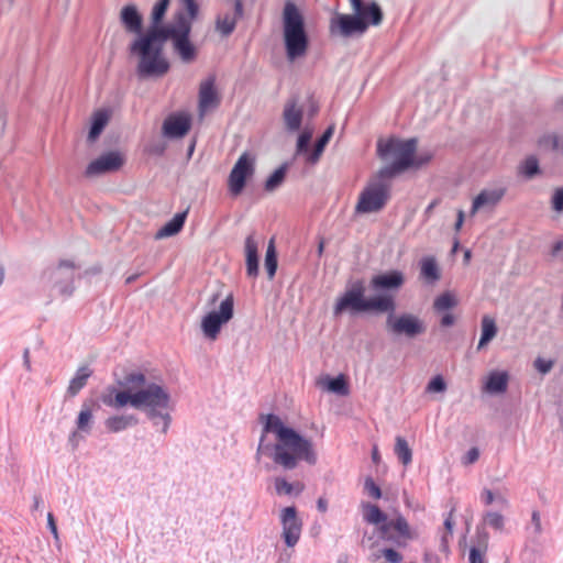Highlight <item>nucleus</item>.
Listing matches in <instances>:
<instances>
[{
	"mask_svg": "<svg viewBox=\"0 0 563 563\" xmlns=\"http://www.w3.org/2000/svg\"><path fill=\"white\" fill-rule=\"evenodd\" d=\"M287 165L278 167L265 181V190L272 192L276 190L285 180Z\"/></svg>",
	"mask_w": 563,
	"mask_h": 563,
	"instance_id": "a19ab883",
	"label": "nucleus"
},
{
	"mask_svg": "<svg viewBox=\"0 0 563 563\" xmlns=\"http://www.w3.org/2000/svg\"><path fill=\"white\" fill-rule=\"evenodd\" d=\"M265 269L268 278L273 279L277 271V253L275 247L274 239L268 242L266 254H265Z\"/></svg>",
	"mask_w": 563,
	"mask_h": 563,
	"instance_id": "c9c22d12",
	"label": "nucleus"
},
{
	"mask_svg": "<svg viewBox=\"0 0 563 563\" xmlns=\"http://www.w3.org/2000/svg\"><path fill=\"white\" fill-rule=\"evenodd\" d=\"M506 194V188L494 187L483 189L473 200L471 214L474 216L483 209H494Z\"/></svg>",
	"mask_w": 563,
	"mask_h": 563,
	"instance_id": "f3484780",
	"label": "nucleus"
},
{
	"mask_svg": "<svg viewBox=\"0 0 563 563\" xmlns=\"http://www.w3.org/2000/svg\"><path fill=\"white\" fill-rule=\"evenodd\" d=\"M479 457V451L477 448L470 449L466 454L463 456L462 462L465 465H470L475 463Z\"/></svg>",
	"mask_w": 563,
	"mask_h": 563,
	"instance_id": "6e6d98bb",
	"label": "nucleus"
},
{
	"mask_svg": "<svg viewBox=\"0 0 563 563\" xmlns=\"http://www.w3.org/2000/svg\"><path fill=\"white\" fill-rule=\"evenodd\" d=\"M386 327L395 335H405L409 339L416 338L426 332V324L418 316L412 313H402L395 316L389 313L386 320Z\"/></svg>",
	"mask_w": 563,
	"mask_h": 563,
	"instance_id": "9d476101",
	"label": "nucleus"
},
{
	"mask_svg": "<svg viewBox=\"0 0 563 563\" xmlns=\"http://www.w3.org/2000/svg\"><path fill=\"white\" fill-rule=\"evenodd\" d=\"M101 400L106 406L120 409L129 405L128 385L124 389L109 388L107 393L101 396Z\"/></svg>",
	"mask_w": 563,
	"mask_h": 563,
	"instance_id": "7c9ffc66",
	"label": "nucleus"
},
{
	"mask_svg": "<svg viewBox=\"0 0 563 563\" xmlns=\"http://www.w3.org/2000/svg\"><path fill=\"white\" fill-rule=\"evenodd\" d=\"M464 222V211L459 210L457 211V219L454 225L455 231H460Z\"/></svg>",
	"mask_w": 563,
	"mask_h": 563,
	"instance_id": "e2e57ef3",
	"label": "nucleus"
},
{
	"mask_svg": "<svg viewBox=\"0 0 563 563\" xmlns=\"http://www.w3.org/2000/svg\"><path fill=\"white\" fill-rule=\"evenodd\" d=\"M496 495L490 489H484L482 492V500L485 505H490L495 501Z\"/></svg>",
	"mask_w": 563,
	"mask_h": 563,
	"instance_id": "052dcab7",
	"label": "nucleus"
},
{
	"mask_svg": "<svg viewBox=\"0 0 563 563\" xmlns=\"http://www.w3.org/2000/svg\"><path fill=\"white\" fill-rule=\"evenodd\" d=\"M363 518L371 525L387 523V516L376 506L368 503L362 504Z\"/></svg>",
	"mask_w": 563,
	"mask_h": 563,
	"instance_id": "f704fd0d",
	"label": "nucleus"
},
{
	"mask_svg": "<svg viewBox=\"0 0 563 563\" xmlns=\"http://www.w3.org/2000/svg\"><path fill=\"white\" fill-rule=\"evenodd\" d=\"M23 364L26 371H31L30 350L25 349L23 352Z\"/></svg>",
	"mask_w": 563,
	"mask_h": 563,
	"instance_id": "0e129e2a",
	"label": "nucleus"
},
{
	"mask_svg": "<svg viewBox=\"0 0 563 563\" xmlns=\"http://www.w3.org/2000/svg\"><path fill=\"white\" fill-rule=\"evenodd\" d=\"M395 454L404 465H408L411 463L412 451L405 438H396Z\"/></svg>",
	"mask_w": 563,
	"mask_h": 563,
	"instance_id": "4c0bfd02",
	"label": "nucleus"
},
{
	"mask_svg": "<svg viewBox=\"0 0 563 563\" xmlns=\"http://www.w3.org/2000/svg\"><path fill=\"white\" fill-rule=\"evenodd\" d=\"M468 561L470 563H485L483 554L476 548L470 550Z\"/></svg>",
	"mask_w": 563,
	"mask_h": 563,
	"instance_id": "bf43d9fd",
	"label": "nucleus"
},
{
	"mask_svg": "<svg viewBox=\"0 0 563 563\" xmlns=\"http://www.w3.org/2000/svg\"><path fill=\"white\" fill-rule=\"evenodd\" d=\"M126 385L129 405L143 410L154 426L161 427L162 433H167L172 421L170 411L174 409L168 389L142 373L129 374Z\"/></svg>",
	"mask_w": 563,
	"mask_h": 563,
	"instance_id": "f03ea898",
	"label": "nucleus"
},
{
	"mask_svg": "<svg viewBox=\"0 0 563 563\" xmlns=\"http://www.w3.org/2000/svg\"><path fill=\"white\" fill-rule=\"evenodd\" d=\"M365 284L362 279L350 283L333 306L335 317L345 312L357 314L365 312Z\"/></svg>",
	"mask_w": 563,
	"mask_h": 563,
	"instance_id": "6e6552de",
	"label": "nucleus"
},
{
	"mask_svg": "<svg viewBox=\"0 0 563 563\" xmlns=\"http://www.w3.org/2000/svg\"><path fill=\"white\" fill-rule=\"evenodd\" d=\"M262 454L271 455L276 464L286 470L295 468L300 460L309 464L317 462L312 442L286 427L276 415L265 417L256 459Z\"/></svg>",
	"mask_w": 563,
	"mask_h": 563,
	"instance_id": "f257e3e1",
	"label": "nucleus"
},
{
	"mask_svg": "<svg viewBox=\"0 0 563 563\" xmlns=\"http://www.w3.org/2000/svg\"><path fill=\"white\" fill-rule=\"evenodd\" d=\"M394 528L400 537L405 539H413V534L409 527V523L402 516H398L395 520L384 523L379 527L380 536L383 539L391 540L393 537L389 534V529Z\"/></svg>",
	"mask_w": 563,
	"mask_h": 563,
	"instance_id": "a878e982",
	"label": "nucleus"
},
{
	"mask_svg": "<svg viewBox=\"0 0 563 563\" xmlns=\"http://www.w3.org/2000/svg\"><path fill=\"white\" fill-rule=\"evenodd\" d=\"M282 537L287 547H295L301 536L302 521L295 507H286L280 511Z\"/></svg>",
	"mask_w": 563,
	"mask_h": 563,
	"instance_id": "4468645a",
	"label": "nucleus"
},
{
	"mask_svg": "<svg viewBox=\"0 0 563 563\" xmlns=\"http://www.w3.org/2000/svg\"><path fill=\"white\" fill-rule=\"evenodd\" d=\"M559 136L555 133H547L539 137L538 145L541 148L553 150L559 145Z\"/></svg>",
	"mask_w": 563,
	"mask_h": 563,
	"instance_id": "49530a36",
	"label": "nucleus"
},
{
	"mask_svg": "<svg viewBox=\"0 0 563 563\" xmlns=\"http://www.w3.org/2000/svg\"><path fill=\"white\" fill-rule=\"evenodd\" d=\"M199 109L201 117H205L211 110V80L207 79L202 82L200 88V102Z\"/></svg>",
	"mask_w": 563,
	"mask_h": 563,
	"instance_id": "58836bf2",
	"label": "nucleus"
},
{
	"mask_svg": "<svg viewBox=\"0 0 563 563\" xmlns=\"http://www.w3.org/2000/svg\"><path fill=\"white\" fill-rule=\"evenodd\" d=\"M93 406L91 402H84L76 420V430L68 438L69 444L76 449L85 439V434H89L93 424Z\"/></svg>",
	"mask_w": 563,
	"mask_h": 563,
	"instance_id": "2eb2a0df",
	"label": "nucleus"
},
{
	"mask_svg": "<svg viewBox=\"0 0 563 563\" xmlns=\"http://www.w3.org/2000/svg\"><path fill=\"white\" fill-rule=\"evenodd\" d=\"M453 525H454V522H453L452 514H450L449 517L444 521V527L450 534H452Z\"/></svg>",
	"mask_w": 563,
	"mask_h": 563,
	"instance_id": "69168bd1",
	"label": "nucleus"
},
{
	"mask_svg": "<svg viewBox=\"0 0 563 563\" xmlns=\"http://www.w3.org/2000/svg\"><path fill=\"white\" fill-rule=\"evenodd\" d=\"M562 249H563V242L562 241L556 242L553 246L552 254L556 255Z\"/></svg>",
	"mask_w": 563,
	"mask_h": 563,
	"instance_id": "774afa93",
	"label": "nucleus"
},
{
	"mask_svg": "<svg viewBox=\"0 0 563 563\" xmlns=\"http://www.w3.org/2000/svg\"><path fill=\"white\" fill-rule=\"evenodd\" d=\"M125 155L120 151H109L98 158L91 161L86 168L87 177H97L100 175L115 173L125 163Z\"/></svg>",
	"mask_w": 563,
	"mask_h": 563,
	"instance_id": "f8f14e48",
	"label": "nucleus"
},
{
	"mask_svg": "<svg viewBox=\"0 0 563 563\" xmlns=\"http://www.w3.org/2000/svg\"><path fill=\"white\" fill-rule=\"evenodd\" d=\"M166 34L163 29H148L130 45L131 53L137 58L136 73L140 78H158L169 69V63L163 52Z\"/></svg>",
	"mask_w": 563,
	"mask_h": 563,
	"instance_id": "7ed1b4c3",
	"label": "nucleus"
},
{
	"mask_svg": "<svg viewBox=\"0 0 563 563\" xmlns=\"http://www.w3.org/2000/svg\"><path fill=\"white\" fill-rule=\"evenodd\" d=\"M327 389L331 393L345 396L349 394V388L346 386L345 379L343 376H338L335 378H330L327 383Z\"/></svg>",
	"mask_w": 563,
	"mask_h": 563,
	"instance_id": "c03bdc74",
	"label": "nucleus"
},
{
	"mask_svg": "<svg viewBox=\"0 0 563 563\" xmlns=\"http://www.w3.org/2000/svg\"><path fill=\"white\" fill-rule=\"evenodd\" d=\"M139 423L134 415H114L104 420L106 429L111 433H118Z\"/></svg>",
	"mask_w": 563,
	"mask_h": 563,
	"instance_id": "b1692460",
	"label": "nucleus"
},
{
	"mask_svg": "<svg viewBox=\"0 0 563 563\" xmlns=\"http://www.w3.org/2000/svg\"><path fill=\"white\" fill-rule=\"evenodd\" d=\"M255 172V157L244 152L234 164L229 176V190L233 196H239L246 184L247 178Z\"/></svg>",
	"mask_w": 563,
	"mask_h": 563,
	"instance_id": "9b49d317",
	"label": "nucleus"
},
{
	"mask_svg": "<svg viewBox=\"0 0 563 563\" xmlns=\"http://www.w3.org/2000/svg\"><path fill=\"white\" fill-rule=\"evenodd\" d=\"M47 527H48L49 531L52 532L54 539L56 541H58L59 536H58V531H57V526L55 523V519H54V516L52 512L47 514Z\"/></svg>",
	"mask_w": 563,
	"mask_h": 563,
	"instance_id": "13d9d810",
	"label": "nucleus"
},
{
	"mask_svg": "<svg viewBox=\"0 0 563 563\" xmlns=\"http://www.w3.org/2000/svg\"><path fill=\"white\" fill-rule=\"evenodd\" d=\"M442 327H451L455 323V317L451 312H445L440 321Z\"/></svg>",
	"mask_w": 563,
	"mask_h": 563,
	"instance_id": "680f3d73",
	"label": "nucleus"
},
{
	"mask_svg": "<svg viewBox=\"0 0 563 563\" xmlns=\"http://www.w3.org/2000/svg\"><path fill=\"white\" fill-rule=\"evenodd\" d=\"M484 521L489 527L494 528L495 530H503L504 528V517L499 512L489 511L484 516Z\"/></svg>",
	"mask_w": 563,
	"mask_h": 563,
	"instance_id": "de8ad7c7",
	"label": "nucleus"
},
{
	"mask_svg": "<svg viewBox=\"0 0 563 563\" xmlns=\"http://www.w3.org/2000/svg\"><path fill=\"white\" fill-rule=\"evenodd\" d=\"M201 328L206 338H211V312L205 314Z\"/></svg>",
	"mask_w": 563,
	"mask_h": 563,
	"instance_id": "4d7b16f0",
	"label": "nucleus"
},
{
	"mask_svg": "<svg viewBox=\"0 0 563 563\" xmlns=\"http://www.w3.org/2000/svg\"><path fill=\"white\" fill-rule=\"evenodd\" d=\"M233 4V13H225L217 19V30L223 35H230L236 25V21L243 14V5L241 0H231Z\"/></svg>",
	"mask_w": 563,
	"mask_h": 563,
	"instance_id": "412c9836",
	"label": "nucleus"
},
{
	"mask_svg": "<svg viewBox=\"0 0 563 563\" xmlns=\"http://www.w3.org/2000/svg\"><path fill=\"white\" fill-rule=\"evenodd\" d=\"M395 300L391 296L380 295L372 298L365 297V312L366 311H378V312H390L395 311Z\"/></svg>",
	"mask_w": 563,
	"mask_h": 563,
	"instance_id": "c756f323",
	"label": "nucleus"
},
{
	"mask_svg": "<svg viewBox=\"0 0 563 563\" xmlns=\"http://www.w3.org/2000/svg\"><path fill=\"white\" fill-rule=\"evenodd\" d=\"M233 317V296L228 295L221 301L219 309L213 311V339L220 332L222 324L229 322Z\"/></svg>",
	"mask_w": 563,
	"mask_h": 563,
	"instance_id": "5701e85b",
	"label": "nucleus"
},
{
	"mask_svg": "<svg viewBox=\"0 0 563 563\" xmlns=\"http://www.w3.org/2000/svg\"><path fill=\"white\" fill-rule=\"evenodd\" d=\"M282 22L286 58L288 62L294 63L303 58L309 48L305 18L294 2L287 1L283 9Z\"/></svg>",
	"mask_w": 563,
	"mask_h": 563,
	"instance_id": "0eeeda50",
	"label": "nucleus"
},
{
	"mask_svg": "<svg viewBox=\"0 0 563 563\" xmlns=\"http://www.w3.org/2000/svg\"><path fill=\"white\" fill-rule=\"evenodd\" d=\"M365 490L375 499L380 498L382 492L380 488L374 483L372 478H366L364 484Z\"/></svg>",
	"mask_w": 563,
	"mask_h": 563,
	"instance_id": "864d4df0",
	"label": "nucleus"
},
{
	"mask_svg": "<svg viewBox=\"0 0 563 563\" xmlns=\"http://www.w3.org/2000/svg\"><path fill=\"white\" fill-rule=\"evenodd\" d=\"M420 277L428 284H434L441 278V271L433 256H424L420 261Z\"/></svg>",
	"mask_w": 563,
	"mask_h": 563,
	"instance_id": "cd10ccee",
	"label": "nucleus"
},
{
	"mask_svg": "<svg viewBox=\"0 0 563 563\" xmlns=\"http://www.w3.org/2000/svg\"><path fill=\"white\" fill-rule=\"evenodd\" d=\"M74 275L75 265L70 261H62L57 266L45 273L47 283L63 295L71 292Z\"/></svg>",
	"mask_w": 563,
	"mask_h": 563,
	"instance_id": "ddd939ff",
	"label": "nucleus"
},
{
	"mask_svg": "<svg viewBox=\"0 0 563 563\" xmlns=\"http://www.w3.org/2000/svg\"><path fill=\"white\" fill-rule=\"evenodd\" d=\"M303 118V112L297 101L288 100L283 110V120L286 129L289 132H296L300 129Z\"/></svg>",
	"mask_w": 563,
	"mask_h": 563,
	"instance_id": "4be33fe9",
	"label": "nucleus"
},
{
	"mask_svg": "<svg viewBox=\"0 0 563 563\" xmlns=\"http://www.w3.org/2000/svg\"><path fill=\"white\" fill-rule=\"evenodd\" d=\"M456 305V298L450 292H444L435 298L433 308L439 312H443L454 308Z\"/></svg>",
	"mask_w": 563,
	"mask_h": 563,
	"instance_id": "37998d69",
	"label": "nucleus"
},
{
	"mask_svg": "<svg viewBox=\"0 0 563 563\" xmlns=\"http://www.w3.org/2000/svg\"><path fill=\"white\" fill-rule=\"evenodd\" d=\"M334 133V125H330L321 135V137L317 141L313 150L311 153H308L307 156V163L310 165H314L319 162L320 157L323 154V151L328 143L330 142L331 137Z\"/></svg>",
	"mask_w": 563,
	"mask_h": 563,
	"instance_id": "2f4dec72",
	"label": "nucleus"
},
{
	"mask_svg": "<svg viewBox=\"0 0 563 563\" xmlns=\"http://www.w3.org/2000/svg\"><path fill=\"white\" fill-rule=\"evenodd\" d=\"M446 389V383L441 375L434 376L427 385L429 393H443Z\"/></svg>",
	"mask_w": 563,
	"mask_h": 563,
	"instance_id": "09e8293b",
	"label": "nucleus"
},
{
	"mask_svg": "<svg viewBox=\"0 0 563 563\" xmlns=\"http://www.w3.org/2000/svg\"><path fill=\"white\" fill-rule=\"evenodd\" d=\"M180 5L173 21L163 29V33L166 34V41H173L174 51L179 58L184 63H191L197 56V47L189 41V33L198 5L195 0H180Z\"/></svg>",
	"mask_w": 563,
	"mask_h": 563,
	"instance_id": "423d86ee",
	"label": "nucleus"
},
{
	"mask_svg": "<svg viewBox=\"0 0 563 563\" xmlns=\"http://www.w3.org/2000/svg\"><path fill=\"white\" fill-rule=\"evenodd\" d=\"M520 173L528 178H532L539 173V162L534 156L525 159L520 166Z\"/></svg>",
	"mask_w": 563,
	"mask_h": 563,
	"instance_id": "a18cd8bd",
	"label": "nucleus"
},
{
	"mask_svg": "<svg viewBox=\"0 0 563 563\" xmlns=\"http://www.w3.org/2000/svg\"><path fill=\"white\" fill-rule=\"evenodd\" d=\"M91 369L87 366L78 368L75 376L69 382L67 393L70 396L77 395L79 390L87 384V380L91 376Z\"/></svg>",
	"mask_w": 563,
	"mask_h": 563,
	"instance_id": "72a5a7b5",
	"label": "nucleus"
},
{
	"mask_svg": "<svg viewBox=\"0 0 563 563\" xmlns=\"http://www.w3.org/2000/svg\"><path fill=\"white\" fill-rule=\"evenodd\" d=\"M553 361L551 360H545V358H542V357H538L536 361H534V368L541 373V374H547L549 373L552 367H553Z\"/></svg>",
	"mask_w": 563,
	"mask_h": 563,
	"instance_id": "3c124183",
	"label": "nucleus"
},
{
	"mask_svg": "<svg viewBox=\"0 0 563 563\" xmlns=\"http://www.w3.org/2000/svg\"><path fill=\"white\" fill-rule=\"evenodd\" d=\"M312 137V131L309 129H305L298 136L296 144V156L302 155L305 156V161L307 162L308 153H311L309 150V143Z\"/></svg>",
	"mask_w": 563,
	"mask_h": 563,
	"instance_id": "79ce46f5",
	"label": "nucleus"
},
{
	"mask_svg": "<svg viewBox=\"0 0 563 563\" xmlns=\"http://www.w3.org/2000/svg\"><path fill=\"white\" fill-rule=\"evenodd\" d=\"M186 218L187 211L176 213L155 233V239L162 240L178 234L185 224Z\"/></svg>",
	"mask_w": 563,
	"mask_h": 563,
	"instance_id": "bb28decb",
	"label": "nucleus"
},
{
	"mask_svg": "<svg viewBox=\"0 0 563 563\" xmlns=\"http://www.w3.org/2000/svg\"><path fill=\"white\" fill-rule=\"evenodd\" d=\"M404 282H405V277L401 272L391 271L388 273L375 275L371 279V286L375 290H380V289H388V290L395 289L396 290V289H399L404 285Z\"/></svg>",
	"mask_w": 563,
	"mask_h": 563,
	"instance_id": "aec40b11",
	"label": "nucleus"
},
{
	"mask_svg": "<svg viewBox=\"0 0 563 563\" xmlns=\"http://www.w3.org/2000/svg\"><path fill=\"white\" fill-rule=\"evenodd\" d=\"M482 334L477 345V350H482L486 346L497 334V325L495 320L489 316H484L482 318Z\"/></svg>",
	"mask_w": 563,
	"mask_h": 563,
	"instance_id": "473e14b6",
	"label": "nucleus"
},
{
	"mask_svg": "<svg viewBox=\"0 0 563 563\" xmlns=\"http://www.w3.org/2000/svg\"><path fill=\"white\" fill-rule=\"evenodd\" d=\"M275 490L278 495H291L295 490L297 494L303 490L301 483L291 484L283 477H276L274 479Z\"/></svg>",
	"mask_w": 563,
	"mask_h": 563,
	"instance_id": "ea45409f",
	"label": "nucleus"
},
{
	"mask_svg": "<svg viewBox=\"0 0 563 563\" xmlns=\"http://www.w3.org/2000/svg\"><path fill=\"white\" fill-rule=\"evenodd\" d=\"M120 16L121 22L128 32L137 34V36L142 34V16L135 5H126L122 8Z\"/></svg>",
	"mask_w": 563,
	"mask_h": 563,
	"instance_id": "393cba45",
	"label": "nucleus"
},
{
	"mask_svg": "<svg viewBox=\"0 0 563 563\" xmlns=\"http://www.w3.org/2000/svg\"><path fill=\"white\" fill-rule=\"evenodd\" d=\"M354 14H334L329 24L333 36L344 38L363 35L368 25H378L383 20V12L376 2L364 3L362 0H350Z\"/></svg>",
	"mask_w": 563,
	"mask_h": 563,
	"instance_id": "39448f33",
	"label": "nucleus"
},
{
	"mask_svg": "<svg viewBox=\"0 0 563 563\" xmlns=\"http://www.w3.org/2000/svg\"><path fill=\"white\" fill-rule=\"evenodd\" d=\"M531 529L533 536L536 537H539L543 531L541 523V515L538 510H533L531 514Z\"/></svg>",
	"mask_w": 563,
	"mask_h": 563,
	"instance_id": "8fccbe9b",
	"label": "nucleus"
},
{
	"mask_svg": "<svg viewBox=\"0 0 563 563\" xmlns=\"http://www.w3.org/2000/svg\"><path fill=\"white\" fill-rule=\"evenodd\" d=\"M317 507L321 512H325L328 509V503L323 498H319L317 503Z\"/></svg>",
	"mask_w": 563,
	"mask_h": 563,
	"instance_id": "338daca9",
	"label": "nucleus"
},
{
	"mask_svg": "<svg viewBox=\"0 0 563 563\" xmlns=\"http://www.w3.org/2000/svg\"><path fill=\"white\" fill-rule=\"evenodd\" d=\"M551 202L553 210H555L556 212H563V189H555Z\"/></svg>",
	"mask_w": 563,
	"mask_h": 563,
	"instance_id": "603ef678",
	"label": "nucleus"
},
{
	"mask_svg": "<svg viewBox=\"0 0 563 563\" xmlns=\"http://www.w3.org/2000/svg\"><path fill=\"white\" fill-rule=\"evenodd\" d=\"M417 140L388 139L377 142V154L386 163L379 172L382 179L393 178L410 167H419L429 162L431 156H417Z\"/></svg>",
	"mask_w": 563,
	"mask_h": 563,
	"instance_id": "20e7f679",
	"label": "nucleus"
},
{
	"mask_svg": "<svg viewBox=\"0 0 563 563\" xmlns=\"http://www.w3.org/2000/svg\"><path fill=\"white\" fill-rule=\"evenodd\" d=\"M109 120L110 112L108 110L101 109L93 112V114L91 115L90 129L88 133V140L90 142H95L100 136V134L109 123Z\"/></svg>",
	"mask_w": 563,
	"mask_h": 563,
	"instance_id": "c85d7f7f",
	"label": "nucleus"
},
{
	"mask_svg": "<svg viewBox=\"0 0 563 563\" xmlns=\"http://www.w3.org/2000/svg\"><path fill=\"white\" fill-rule=\"evenodd\" d=\"M191 125L190 117L185 112L168 115L163 123V134L168 139H180L187 134Z\"/></svg>",
	"mask_w": 563,
	"mask_h": 563,
	"instance_id": "dca6fc26",
	"label": "nucleus"
},
{
	"mask_svg": "<svg viewBox=\"0 0 563 563\" xmlns=\"http://www.w3.org/2000/svg\"><path fill=\"white\" fill-rule=\"evenodd\" d=\"M509 374L506 371H492L483 383V391L489 395L504 394L508 388Z\"/></svg>",
	"mask_w": 563,
	"mask_h": 563,
	"instance_id": "6ab92c4d",
	"label": "nucleus"
},
{
	"mask_svg": "<svg viewBox=\"0 0 563 563\" xmlns=\"http://www.w3.org/2000/svg\"><path fill=\"white\" fill-rule=\"evenodd\" d=\"M383 555L389 563H400L402 560L401 554L394 549L383 550Z\"/></svg>",
	"mask_w": 563,
	"mask_h": 563,
	"instance_id": "5fc2aeb1",
	"label": "nucleus"
},
{
	"mask_svg": "<svg viewBox=\"0 0 563 563\" xmlns=\"http://www.w3.org/2000/svg\"><path fill=\"white\" fill-rule=\"evenodd\" d=\"M389 198V187L382 180L369 183L360 194L355 211L374 213L380 211Z\"/></svg>",
	"mask_w": 563,
	"mask_h": 563,
	"instance_id": "1a4fd4ad",
	"label": "nucleus"
},
{
	"mask_svg": "<svg viewBox=\"0 0 563 563\" xmlns=\"http://www.w3.org/2000/svg\"><path fill=\"white\" fill-rule=\"evenodd\" d=\"M170 0H159L152 10L151 13V22L152 25L150 29H165L166 26H159L161 22L163 21L166 11L169 7Z\"/></svg>",
	"mask_w": 563,
	"mask_h": 563,
	"instance_id": "e433bc0d",
	"label": "nucleus"
},
{
	"mask_svg": "<svg viewBox=\"0 0 563 563\" xmlns=\"http://www.w3.org/2000/svg\"><path fill=\"white\" fill-rule=\"evenodd\" d=\"M260 239L255 235V233H251L246 236L244 242V255H245V265H246V274L250 277H256L258 275V246Z\"/></svg>",
	"mask_w": 563,
	"mask_h": 563,
	"instance_id": "a211bd4d",
	"label": "nucleus"
}]
</instances>
